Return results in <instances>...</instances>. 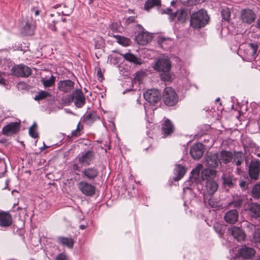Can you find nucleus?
<instances>
[{"label": "nucleus", "instance_id": "864d4df0", "mask_svg": "<svg viewBox=\"0 0 260 260\" xmlns=\"http://www.w3.org/2000/svg\"><path fill=\"white\" fill-rule=\"evenodd\" d=\"M136 17L135 16H129L128 18H126L125 20V22L126 24H129L133 22H134L135 21Z\"/></svg>", "mask_w": 260, "mask_h": 260}, {"label": "nucleus", "instance_id": "a878e982", "mask_svg": "<svg viewBox=\"0 0 260 260\" xmlns=\"http://www.w3.org/2000/svg\"><path fill=\"white\" fill-rule=\"evenodd\" d=\"M247 222L248 224L246 226L248 229H255L252 234V241L254 243H260V226L255 228L253 225H250L248 222Z\"/></svg>", "mask_w": 260, "mask_h": 260}, {"label": "nucleus", "instance_id": "49530a36", "mask_svg": "<svg viewBox=\"0 0 260 260\" xmlns=\"http://www.w3.org/2000/svg\"><path fill=\"white\" fill-rule=\"evenodd\" d=\"M234 260H244V247H242L238 250V253L234 257Z\"/></svg>", "mask_w": 260, "mask_h": 260}, {"label": "nucleus", "instance_id": "e433bc0d", "mask_svg": "<svg viewBox=\"0 0 260 260\" xmlns=\"http://www.w3.org/2000/svg\"><path fill=\"white\" fill-rule=\"evenodd\" d=\"M160 78L164 82H170L172 79V76L170 71L162 72L160 74Z\"/></svg>", "mask_w": 260, "mask_h": 260}, {"label": "nucleus", "instance_id": "13d9d810", "mask_svg": "<svg viewBox=\"0 0 260 260\" xmlns=\"http://www.w3.org/2000/svg\"><path fill=\"white\" fill-rule=\"evenodd\" d=\"M255 27L257 29H260V18L257 19L256 24Z\"/></svg>", "mask_w": 260, "mask_h": 260}, {"label": "nucleus", "instance_id": "69168bd1", "mask_svg": "<svg viewBox=\"0 0 260 260\" xmlns=\"http://www.w3.org/2000/svg\"><path fill=\"white\" fill-rule=\"evenodd\" d=\"M39 13H40L39 10H37L35 11V16H38L39 14Z\"/></svg>", "mask_w": 260, "mask_h": 260}, {"label": "nucleus", "instance_id": "473e14b6", "mask_svg": "<svg viewBox=\"0 0 260 260\" xmlns=\"http://www.w3.org/2000/svg\"><path fill=\"white\" fill-rule=\"evenodd\" d=\"M160 0H147L145 3L144 8L145 10L148 11L153 7L160 6Z\"/></svg>", "mask_w": 260, "mask_h": 260}, {"label": "nucleus", "instance_id": "052dcab7", "mask_svg": "<svg viewBox=\"0 0 260 260\" xmlns=\"http://www.w3.org/2000/svg\"><path fill=\"white\" fill-rule=\"evenodd\" d=\"M241 204V201L235 202L234 203V205L235 207H238L240 206Z\"/></svg>", "mask_w": 260, "mask_h": 260}, {"label": "nucleus", "instance_id": "79ce46f5", "mask_svg": "<svg viewBox=\"0 0 260 260\" xmlns=\"http://www.w3.org/2000/svg\"><path fill=\"white\" fill-rule=\"evenodd\" d=\"M221 15L223 20L229 21L231 16V11L229 8L223 9L221 12Z\"/></svg>", "mask_w": 260, "mask_h": 260}, {"label": "nucleus", "instance_id": "423d86ee", "mask_svg": "<svg viewBox=\"0 0 260 260\" xmlns=\"http://www.w3.org/2000/svg\"><path fill=\"white\" fill-rule=\"evenodd\" d=\"M137 26L140 30L135 37V41L137 44L144 46L147 44L152 40V36L147 31H145L143 27L140 24H137Z\"/></svg>", "mask_w": 260, "mask_h": 260}, {"label": "nucleus", "instance_id": "f257e3e1", "mask_svg": "<svg viewBox=\"0 0 260 260\" xmlns=\"http://www.w3.org/2000/svg\"><path fill=\"white\" fill-rule=\"evenodd\" d=\"M202 168V164H199L197 168L192 170L190 177V179L192 182L195 181L197 180H198V181H200V172ZM216 174V171L213 168L204 169L201 172V178L202 180H206L208 181L209 179H213V178L215 177Z\"/></svg>", "mask_w": 260, "mask_h": 260}, {"label": "nucleus", "instance_id": "cd10ccee", "mask_svg": "<svg viewBox=\"0 0 260 260\" xmlns=\"http://www.w3.org/2000/svg\"><path fill=\"white\" fill-rule=\"evenodd\" d=\"M206 189L210 194H213L218 188L217 183L213 179L207 181Z\"/></svg>", "mask_w": 260, "mask_h": 260}, {"label": "nucleus", "instance_id": "1a4fd4ad", "mask_svg": "<svg viewBox=\"0 0 260 260\" xmlns=\"http://www.w3.org/2000/svg\"><path fill=\"white\" fill-rule=\"evenodd\" d=\"M11 72L14 75L21 78L28 77L31 74V70L24 64H19L14 66Z\"/></svg>", "mask_w": 260, "mask_h": 260}, {"label": "nucleus", "instance_id": "f03ea898", "mask_svg": "<svg viewBox=\"0 0 260 260\" xmlns=\"http://www.w3.org/2000/svg\"><path fill=\"white\" fill-rule=\"evenodd\" d=\"M209 17L207 12L200 10L193 13L190 18V25L194 28H201L204 27L208 22Z\"/></svg>", "mask_w": 260, "mask_h": 260}, {"label": "nucleus", "instance_id": "6ab92c4d", "mask_svg": "<svg viewBox=\"0 0 260 260\" xmlns=\"http://www.w3.org/2000/svg\"><path fill=\"white\" fill-rule=\"evenodd\" d=\"M238 216V212L236 210H231L225 214L224 219L226 222L234 224L237 221Z\"/></svg>", "mask_w": 260, "mask_h": 260}, {"label": "nucleus", "instance_id": "7ed1b4c3", "mask_svg": "<svg viewBox=\"0 0 260 260\" xmlns=\"http://www.w3.org/2000/svg\"><path fill=\"white\" fill-rule=\"evenodd\" d=\"M242 152L234 151L233 154L231 151L227 150H222L220 153V161L222 160L223 162H230L233 160L232 162H242Z\"/></svg>", "mask_w": 260, "mask_h": 260}, {"label": "nucleus", "instance_id": "dca6fc26", "mask_svg": "<svg viewBox=\"0 0 260 260\" xmlns=\"http://www.w3.org/2000/svg\"><path fill=\"white\" fill-rule=\"evenodd\" d=\"M174 131V126L172 122L169 119H166L161 124V131L163 137L165 138L171 135Z\"/></svg>", "mask_w": 260, "mask_h": 260}, {"label": "nucleus", "instance_id": "bb28decb", "mask_svg": "<svg viewBox=\"0 0 260 260\" xmlns=\"http://www.w3.org/2000/svg\"><path fill=\"white\" fill-rule=\"evenodd\" d=\"M206 162H221L220 161L219 155L215 152H209L207 153L206 156Z\"/></svg>", "mask_w": 260, "mask_h": 260}, {"label": "nucleus", "instance_id": "e2e57ef3", "mask_svg": "<svg viewBox=\"0 0 260 260\" xmlns=\"http://www.w3.org/2000/svg\"><path fill=\"white\" fill-rule=\"evenodd\" d=\"M73 169L78 170V165L77 164H74Z\"/></svg>", "mask_w": 260, "mask_h": 260}, {"label": "nucleus", "instance_id": "2f4dec72", "mask_svg": "<svg viewBox=\"0 0 260 260\" xmlns=\"http://www.w3.org/2000/svg\"><path fill=\"white\" fill-rule=\"evenodd\" d=\"M51 96L50 93L45 90H41L37 92L34 97V100L37 101H40L47 99Z\"/></svg>", "mask_w": 260, "mask_h": 260}, {"label": "nucleus", "instance_id": "f704fd0d", "mask_svg": "<svg viewBox=\"0 0 260 260\" xmlns=\"http://www.w3.org/2000/svg\"><path fill=\"white\" fill-rule=\"evenodd\" d=\"M177 11L173 12L172 9L170 8H167L162 12V14H166L169 15V19L171 22L176 21V17L177 16Z\"/></svg>", "mask_w": 260, "mask_h": 260}, {"label": "nucleus", "instance_id": "4d7b16f0", "mask_svg": "<svg viewBox=\"0 0 260 260\" xmlns=\"http://www.w3.org/2000/svg\"><path fill=\"white\" fill-rule=\"evenodd\" d=\"M97 76L99 78H102L103 77V75L100 68L98 69Z\"/></svg>", "mask_w": 260, "mask_h": 260}, {"label": "nucleus", "instance_id": "c85d7f7f", "mask_svg": "<svg viewBox=\"0 0 260 260\" xmlns=\"http://www.w3.org/2000/svg\"><path fill=\"white\" fill-rule=\"evenodd\" d=\"M256 15L252 10L245 9V23L250 24L254 21Z\"/></svg>", "mask_w": 260, "mask_h": 260}, {"label": "nucleus", "instance_id": "9d476101", "mask_svg": "<svg viewBox=\"0 0 260 260\" xmlns=\"http://www.w3.org/2000/svg\"><path fill=\"white\" fill-rule=\"evenodd\" d=\"M204 152V145L201 143L194 144L190 149V154L195 160H199L203 156Z\"/></svg>", "mask_w": 260, "mask_h": 260}, {"label": "nucleus", "instance_id": "0eeeda50", "mask_svg": "<svg viewBox=\"0 0 260 260\" xmlns=\"http://www.w3.org/2000/svg\"><path fill=\"white\" fill-rule=\"evenodd\" d=\"M144 99L151 104L158 103L161 100V93L158 89H151L145 92L143 94Z\"/></svg>", "mask_w": 260, "mask_h": 260}, {"label": "nucleus", "instance_id": "c756f323", "mask_svg": "<svg viewBox=\"0 0 260 260\" xmlns=\"http://www.w3.org/2000/svg\"><path fill=\"white\" fill-rule=\"evenodd\" d=\"M113 37L119 44L124 47L128 46L131 44V41L128 38L120 35H114Z\"/></svg>", "mask_w": 260, "mask_h": 260}, {"label": "nucleus", "instance_id": "09e8293b", "mask_svg": "<svg viewBox=\"0 0 260 260\" xmlns=\"http://www.w3.org/2000/svg\"><path fill=\"white\" fill-rule=\"evenodd\" d=\"M182 4L184 5L192 6L198 3L199 0H179Z\"/></svg>", "mask_w": 260, "mask_h": 260}, {"label": "nucleus", "instance_id": "2eb2a0df", "mask_svg": "<svg viewBox=\"0 0 260 260\" xmlns=\"http://www.w3.org/2000/svg\"><path fill=\"white\" fill-rule=\"evenodd\" d=\"M188 168L183 164H177L173 169V179L175 181L181 180L187 171Z\"/></svg>", "mask_w": 260, "mask_h": 260}, {"label": "nucleus", "instance_id": "774afa93", "mask_svg": "<svg viewBox=\"0 0 260 260\" xmlns=\"http://www.w3.org/2000/svg\"><path fill=\"white\" fill-rule=\"evenodd\" d=\"M85 228H86V226H85V225H81L80 226V228L81 229H82V230H84V229H85Z\"/></svg>", "mask_w": 260, "mask_h": 260}, {"label": "nucleus", "instance_id": "a18cd8bd", "mask_svg": "<svg viewBox=\"0 0 260 260\" xmlns=\"http://www.w3.org/2000/svg\"><path fill=\"white\" fill-rule=\"evenodd\" d=\"M177 12V16L176 17V19H177V21L176 22H178L181 23L184 22L186 20V16L183 11L178 12V11H176Z\"/></svg>", "mask_w": 260, "mask_h": 260}, {"label": "nucleus", "instance_id": "8fccbe9b", "mask_svg": "<svg viewBox=\"0 0 260 260\" xmlns=\"http://www.w3.org/2000/svg\"><path fill=\"white\" fill-rule=\"evenodd\" d=\"M81 127H82L81 126H80V123H79L78 124L77 126V128L74 131H73L72 132V136H75V137H78L81 135Z\"/></svg>", "mask_w": 260, "mask_h": 260}, {"label": "nucleus", "instance_id": "a211bd4d", "mask_svg": "<svg viewBox=\"0 0 260 260\" xmlns=\"http://www.w3.org/2000/svg\"><path fill=\"white\" fill-rule=\"evenodd\" d=\"M94 154L92 151H85L80 153L77 156L79 162H90L94 158Z\"/></svg>", "mask_w": 260, "mask_h": 260}, {"label": "nucleus", "instance_id": "f3484780", "mask_svg": "<svg viewBox=\"0 0 260 260\" xmlns=\"http://www.w3.org/2000/svg\"><path fill=\"white\" fill-rule=\"evenodd\" d=\"M229 231L238 242L242 243L244 241V231L242 227L234 226L230 228Z\"/></svg>", "mask_w": 260, "mask_h": 260}, {"label": "nucleus", "instance_id": "338daca9", "mask_svg": "<svg viewBox=\"0 0 260 260\" xmlns=\"http://www.w3.org/2000/svg\"><path fill=\"white\" fill-rule=\"evenodd\" d=\"M240 186L243 188L244 187V181H241L240 182Z\"/></svg>", "mask_w": 260, "mask_h": 260}, {"label": "nucleus", "instance_id": "b1692460", "mask_svg": "<svg viewBox=\"0 0 260 260\" xmlns=\"http://www.w3.org/2000/svg\"><path fill=\"white\" fill-rule=\"evenodd\" d=\"M122 55L125 60L133 63L135 65H141L144 63V60L142 59L137 57L131 53H126Z\"/></svg>", "mask_w": 260, "mask_h": 260}, {"label": "nucleus", "instance_id": "c9c22d12", "mask_svg": "<svg viewBox=\"0 0 260 260\" xmlns=\"http://www.w3.org/2000/svg\"><path fill=\"white\" fill-rule=\"evenodd\" d=\"M255 254L254 248L245 246V259L251 258Z\"/></svg>", "mask_w": 260, "mask_h": 260}, {"label": "nucleus", "instance_id": "72a5a7b5", "mask_svg": "<svg viewBox=\"0 0 260 260\" xmlns=\"http://www.w3.org/2000/svg\"><path fill=\"white\" fill-rule=\"evenodd\" d=\"M55 81V77L53 75H51L49 79H46L43 78L41 80V82L45 88L52 87L54 84Z\"/></svg>", "mask_w": 260, "mask_h": 260}, {"label": "nucleus", "instance_id": "6e6552de", "mask_svg": "<svg viewBox=\"0 0 260 260\" xmlns=\"http://www.w3.org/2000/svg\"><path fill=\"white\" fill-rule=\"evenodd\" d=\"M245 212L249 219H257L260 218V205L257 203H249Z\"/></svg>", "mask_w": 260, "mask_h": 260}, {"label": "nucleus", "instance_id": "412c9836", "mask_svg": "<svg viewBox=\"0 0 260 260\" xmlns=\"http://www.w3.org/2000/svg\"><path fill=\"white\" fill-rule=\"evenodd\" d=\"M12 223L11 215L8 212H0V226L8 227Z\"/></svg>", "mask_w": 260, "mask_h": 260}, {"label": "nucleus", "instance_id": "393cba45", "mask_svg": "<svg viewBox=\"0 0 260 260\" xmlns=\"http://www.w3.org/2000/svg\"><path fill=\"white\" fill-rule=\"evenodd\" d=\"M82 172L84 177L88 179V180H93L98 174L97 169L94 168L84 169Z\"/></svg>", "mask_w": 260, "mask_h": 260}, {"label": "nucleus", "instance_id": "f8f14e48", "mask_svg": "<svg viewBox=\"0 0 260 260\" xmlns=\"http://www.w3.org/2000/svg\"><path fill=\"white\" fill-rule=\"evenodd\" d=\"M20 122H12L2 128V134L7 136L16 134L20 129Z\"/></svg>", "mask_w": 260, "mask_h": 260}, {"label": "nucleus", "instance_id": "7c9ffc66", "mask_svg": "<svg viewBox=\"0 0 260 260\" xmlns=\"http://www.w3.org/2000/svg\"><path fill=\"white\" fill-rule=\"evenodd\" d=\"M99 118V117L97 115L96 113L94 111H93L87 114L84 116V121L88 124H90Z\"/></svg>", "mask_w": 260, "mask_h": 260}, {"label": "nucleus", "instance_id": "5fc2aeb1", "mask_svg": "<svg viewBox=\"0 0 260 260\" xmlns=\"http://www.w3.org/2000/svg\"><path fill=\"white\" fill-rule=\"evenodd\" d=\"M72 96V93L71 94L68 95L66 97L63 99V101L66 103H70L72 102H73V100L71 99L70 98Z\"/></svg>", "mask_w": 260, "mask_h": 260}, {"label": "nucleus", "instance_id": "c03bdc74", "mask_svg": "<svg viewBox=\"0 0 260 260\" xmlns=\"http://www.w3.org/2000/svg\"><path fill=\"white\" fill-rule=\"evenodd\" d=\"M37 127V124L34 123L31 127L29 128V134L33 138H37L38 137L39 134L35 128Z\"/></svg>", "mask_w": 260, "mask_h": 260}, {"label": "nucleus", "instance_id": "ddd939ff", "mask_svg": "<svg viewBox=\"0 0 260 260\" xmlns=\"http://www.w3.org/2000/svg\"><path fill=\"white\" fill-rule=\"evenodd\" d=\"M79 189L81 192L88 197L93 196L95 192V187L86 181H81L78 184Z\"/></svg>", "mask_w": 260, "mask_h": 260}, {"label": "nucleus", "instance_id": "a19ab883", "mask_svg": "<svg viewBox=\"0 0 260 260\" xmlns=\"http://www.w3.org/2000/svg\"><path fill=\"white\" fill-rule=\"evenodd\" d=\"M258 48L257 43H252L249 44V49L248 52L251 54V55L255 57V55L256 54L257 50Z\"/></svg>", "mask_w": 260, "mask_h": 260}, {"label": "nucleus", "instance_id": "4c0bfd02", "mask_svg": "<svg viewBox=\"0 0 260 260\" xmlns=\"http://www.w3.org/2000/svg\"><path fill=\"white\" fill-rule=\"evenodd\" d=\"M222 178L223 179V183L225 187H228L231 188L233 186L232 179L231 176H226L223 174Z\"/></svg>", "mask_w": 260, "mask_h": 260}, {"label": "nucleus", "instance_id": "3c124183", "mask_svg": "<svg viewBox=\"0 0 260 260\" xmlns=\"http://www.w3.org/2000/svg\"><path fill=\"white\" fill-rule=\"evenodd\" d=\"M55 260H70L68 256L64 253L59 254L56 257Z\"/></svg>", "mask_w": 260, "mask_h": 260}, {"label": "nucleus", "instance_id": "ea45409f", "mask_svg": "<svg viewBox=\"0 0 260 260\" xmlns=\"http://www.w3.org/2000/svg\"><path fill=\"white\" fill-rule=\"evenodd\" d=\"M252 197L255 199L260 198V183L256 184L252 189Z\"/></svg>", "mask_w": 260, "mask_h": 260}, {"label": "nucleus", "instance_id": "4468645a", "mask_svg": "<svg viewBox=\"0 0 260 260\" xmlns=\"http://www.w3.org/2000/svg\"><path fill=\"white\" fill-rule=\"evenodd\" d=\"M75 83L70 79L59 81L57 84L59 91L64 93H69L74 89Z\"/></svg>", "mask_w": 260, "mask_h": 260}, {"label": "nucleus", "instance_id": "39448f33", "mask_svg": "<svg viewBox=\"0 0 260 260\" xmlns=\"http://www.w3.org/2000/svg\"><path fill=\"white\" fill-rule=\"evenodd\" d=\"M162 98L165 104L168 106H173L178 101L177 94L170 87H167L164 89Z\"/></svg>", "mask_w": 260, "mask_h": 260}, {"label": "nucleus", "instance_id": "58836bf2", "mask_svg": "<svg viewBox=\"0 0 260 260\" xmlns=\"http://www.w3.org/2000/svg\"><path fill=\"white\" fill-rule=\"evenodd\" d=\"M23 33L25 35L30 36L33 34V29L32 25L28 22H26L22 29Z\"/></svg>", "mask_w": 260, "mask_h": 260}, {"label": "nucleus", "instance_id": "0e129e2a", "mask_svg": "<svg viewBox=\"0 0 260 260\" xmlns=\"http://www.w3.org/2000/svg\"><path fill=\"white\" fill-rule=\"evenodd\" d=\"M241 18H242V19H243V17H244V9H242L241 10Z\"/></svg>", "mask_w": 260, "mask_h": 260}, {"label": "nucleus", "instance_id": "680f3d73", "mask_svg": "<svg viewBox=\"0 0 260 260\" xmlns=\"http://www.w3.org/2000/svg\"><path fill=\"white\" fill-rule=\"evenodd\" d=\"M57 14H58V16H60V14L62 15H64V16H69L70 15V14H66V13H64L63 12H61V13L60 12H57Z\"/></svg>", "mask_w": 260, "mask_h": 260}, {"label": "nucleus", "instance_id": "de8ad7c7", "mask_svg": "<svg viewBox=\"0 0 260 260\" xmlns=\"http://www.w3.org/2000/svg\"><path fill=\"white\" fill-rule=\"evenodd\" d=\"M213 228L215 232L219 235H223V231L222 226L219 223H215L213 225Z\"/></svg>", "mask_w": 260, "mask_h": 260}, {"label": "nucleus", "instance_id": "37998d69", "mask_svg": "<svg viewBox=\"0 0 260 260\" xmlns=\"http://www.w3.org/2000/svg\"><path fill=\"white\" fill-rule=\"evenodd\" d=\"M95 49H101L104 47V41L101 37L96 38L94 40Z\"/></svg>", "mask_w": 260, "mask_h": 260}, {"label": "nucleus", "instance_id": "6e6d98bb", "mask_svg": "<svg viewBox=\"0 0 260 260\" xmlns=\"http://www.w3.org/2000/svg\"><path fill=\"white\" fill-rule=\"evenodd\" d=\"M48 28L52 31H55L57 30L56 27L54 23H52V22L50 23L48 25Z\"/></svg>", "mask_w": 260, "mask_h": 260}, {"label": "nucleus", "instance_id": "4be33fe9", "mask_svg": "<svg viewBox=\"0 0 260 260\" xmlns=\"http://www.w3.org/2000/svg\"><path fill=\"white\" fill-rule=\"evenodd\" d=\"M242 35H238L236 36L235 39L237 42L240 38H242ZM244 42L242 41H240L239 42H237V44L235 46V48H232V49L237 51V54L242 58L243 60H244V46H243Z\"/></svg>", "mask_w": 260, "mask_h": 260}, {"label": "nucleus", "instance_id": "9b49d317", "mask_svg": "<svg viewBox=\"0 0 260 260\" xmlns=\"http://www.w3.org/2000/svg\"><path fill=\"white\" fill-rule=\"evenodd\" d=\"M70 98L73 100V102L77 108L82 107L85 103V95L81 89L75 90Z\"/></svg>", "mask_w": 260, "mask_h": 260}, {"label": "nucleus", "instance_id": "aec40b11", "mask_svg": "<svg viewBox=\"0 0 260 260\" xmlns=\"http://www.w3.org/2000/svg\"><path fill=\"white\" fill-rule=\"evenodd\" d=\"M57 242L58 244L72 249L75 243L74 240L72 237H65L63 236H58L57 238Z\"/></svg>", "mask_w": 260, "mask_h": 260}, {"label": "nucleus", "instance_id": "5701e85b", "mask_svg": "<svg viewBox=\"0 0 260 260\" xmlns=\"http://www.w3.org/2000/svg\"><path fill=\"white\" fill-rule=\"evenodd\" d=\"M260 164H250L249 167V174L250 178L254 180L258 179L259 173Z\"/></svg>", "mask_w": 260, "mask_h": 260}, {"label": "nucleus", "instance_id": "20e7f679", "mask_svg": "<svg viewBox=\"0 0 260 260\" xmlns=\"http://www.w3.org/2000/svg\"><path fill=\"white\" fill-rule=\"evenodd\" d=\"M151 66L152 68L157 72L170 71L171 68V62L167 57H159L155 58Z\"/></svg>", "mask_w": 260, "mask_h": 260}, {"label": "nucleus", "instance_id": "603ef678", "mask_svg": "<svg viewBox=\"0 0 260 260\" xmlns=\"http://www.w3.org/2000/svg\"><path fill=\"white\" fill-rule=\"evenodd\" d=\"M246 150V148H245V151ZM245 162H259L258 159H251L250 160L248 156H246V153L245 152Z\"/></svg>", "mask_w": 260, "mask_h": 260}, {"label": "nucleus", "instance_id": "bf43d9fd", "mask_svg": "<svg viewBox=\"0 0 260 260\" xmlns=\"http://www.w3.org/2000/svg\"><path fill=\"white\" fill-rule=\"evenodd\" d=\"M2 73L0 72V84H5V80L1 77Z\"/></svg>", "mask_w": 260, "mask_h": 260}]
</instances>
